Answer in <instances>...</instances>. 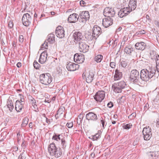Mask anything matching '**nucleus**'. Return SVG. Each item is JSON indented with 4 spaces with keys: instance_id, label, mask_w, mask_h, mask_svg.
Listing matches in <instances>:
<instances>
[{
    "instance_id": "1",
    "label": "nucleus",
    "mask_w": 159,
    "mask_h": 159,
    "mask_svg": "<svg viewBox=\"0 0 159 159\" xmlns=\"http://www.w3.org/2000/svg\"><path fill=\"white\" fill-rule=\"evenodd\" d=\"M156 72V70L152 68L142 70L140 73L141 84L143 81L147 82L152 78L155 75Z\"/></svg>"
},
{
    "instance_id": "2",
    "label": "nucleus",
    "mask_w": 159,
    "mask_h": 159,
    "mask_svg": "<svg viewBox=\"0 0 159 159\" xmlns=\"http://www.w3.org/2000/svg\"><path fill=\"white\" fill-rule=\"evenodd\" d=\"M48 149L50 155L55 157H59L62 154L61 149L59 148H57L54 143H52L49 145Z\"/></svg>"
},
{
    "instance_id": "3",
    "label": "nucleus",
    "mask_w": 159,
    "mask_h": 159,
    "mask_svg": "<svg viewBox=\"0 0 159 159\" xmlns=\"http://www.w3.org/2000/svg\"><path fill=\"white\" fill-rule=\"evenodd\" d=\"M129 78L131 82L139 85L141 84V74L136 70H133L131 71Z\"/></svg>"
},
{
    "instance_id": "4",
    "label": "nucleus",
    "mask_w": 159,
    "mask_h": 159,
    "mask_svg": "<svg viewBox=\"0 0 159 159\" xmlns=\"http://www.w3.org/2000/svg\"><path fill=\"white\" fill-rule=\"evenodd\" d=\"M52 79L50 74L48 73L42 74L39 76L40 82L45 85H48L50 84L51 83Z\"/></svg>"
},
{
    "instance_id": "5",
    "label": "nucleus",
    "mask_w": 159,
    "mask_h": 159,
    "mask_svg": "<svg viewBox=\"0 0 159 159\" xmlns=\"http://www.w3.org/2000/svg\"><path fill=\"white\" fill-rule=\"evenodd\" d=\"M126 85L124 81H121L113 84L112 88L115 92L119 93L121 92L122 89L125 88Z\"/></svg>"
},
{
    "instance_id": "6",
    "label": "nucleus",
    "mask_w": 159,
    "mask_h": 159,
    "mask_svg": "<svg viewBox=\"0 0 159 159\" xmlns=\"http://www.w3.org/2000/svg\"><path fill=\"white\" fill-rule=\"evenodd\" d=\"M47 42L45 41L44 43L42 45L41 47V49L42 50H44L47 49L48 46V42L49 43H52L54 42L55 41V36L54 34L52 33H51L48 34L47 37Z\"/></svg>"
},
{
    "instance_id": "7",
    "label": "nucleus",
    "mask_w": 159,
    "mask_h": 159,
    "mask_svg": "<svg viewBox=\"0 0 159 159\" xmlns=\"http://www.w3.org/2000/svg\"><path fill=\"white\" fill-rule=\"evenodd\" d=\"M151 129L148 126L144 127L142 131L144 139L145 140H148L152 137Z\"/></svg>"
},
{
    "instance_id": "8",
    "label": "nucleus",
    "mask_w": 159,
    "mask_h": 159,
    "mask_svg": "<svg viewBox=\"0 0 159 159\" xmlns=\"http://www.w3.org/2000/svg\"><path fill=\"white\" fill-rule=\"evenodd\" d=\"M31 20V17L30 14L26 13L23 15L22 19V22L24 25L26 26H29L30 25Z\"/></svg>"
},
{
    "instance_id": "9",
    "label": "nucleus",
    "mask_w": 159,
    "mask_h": 159,
    "mask_svg": "<svg viewBox=\"0 0 159 159\" xmlns=\"http://www.w3.org/2000/svg\"><path fill=\"white\" fill-rule=\"evenodd\" d=\"M93 33L92 39H96L102 32L101 29L98 26L95 25L93 28Z\"/></svg>"
},
{
    "instance_id": "10",
    "label": "nucleus",
    "mask_w": 159,
    "mask_h": 159,
    "mask_svg": "<svg viewBox=\"0 0 159 159\" xmlns=\"http://www.w3.org/2000/svg\"><path fill=\"white\" fill-rule=\"evenodd\" d=\"M95 72L94 70H90L89 73L86 74L83 73V76L84 75L86 78V81L88 83H90L93 80L95 75Z\"/></svg>"
},
{
    "instance_id": "11",
    "label": "nucleus",
    "mask_w": 159,
    "mask_h": 159,
    "mask_svg": "<svg viewBox=\"0 0 159 159\" xmlns=\"http://www.w3.org/2000/svg\"><path fill=\"white\" fill-rule=\"evenodd\" d=\"M115 14V12L114 8L109 7L106 8L103 11L104 16L108 17H113Z\"/></svg>"
},
{
    "instance_id": "12",
    "label": "nucleus",
    "mask_w": 159,
    "mask_h": 159,
    "mask_svg": "<svg viewBox=\"0 0 159 159\" xmlns=\"http://www.w3.org/2000/svg\"><path fill=\"white\" fill-rule=\"evenodd\" d=\"M105 93L104 91H98L94 96V99L98 102H101L105 98Z\"/></svg>"
},
{
    "instance_id": "13",
    "label": "nucleus",
    "mask_w": 159,
    "mask_h": 159,
    "mask_svg": "<svg viewBox=\"0 0 159 159\" xmlns=\"http://www.w3.org/2000/svg\"><path fill=\"white\" fill-rule=\"evenodd\" d=\"M79 50L80 52L85 53L89 49V46L86 44L84 41L82 40L78 43Z\"/></svg>"
},
{
    "instance_id": "14",
    "label": "nucleus",
    "mask_w": 159,
    "mask_h": 159,
    "mask_svg": "<svg viewBox=\"0 0 159 159\" xmlns=\"http://www.w3.org/2000/svg\"><path fill=\"white\" fill-rule=\"evenodd\" d=\"M86 118L88 120L96 121L98 119V118L97 114L95 113L90 112L86 115Z\"/></svg>"
},
{
    "instance_id": "15",
    "label": "nucleus",
    "mask_w": 159,
    "mask_h": 159,
    "mask_svg": "<svg viewBox=\"0 0 159 159\" xmlns=\"http://www.w3.org/2000/svg\"><path fill=\"white\" fill-rule=\"evenodd\" d=\"M79 65L77 64L69 62L66 64V68L68 70L70 71H74L79 69Z\"/></svg>"
},
{
    "instance_id": "16",
    "label": "nucleus",
    "mask_w": 159,
    "mask_h": 159,
    "mask_svg": "<svg viewBox=\"0 0 159 159\" xmlns=\"http://www.w3.org/2000/svg\"><path fill=\"white\" fill-rule=\"evenodd\" d=\"M56 34L57 36L60 38L64 37L65 34L64 28L61 26H58L56 28Z\"/></svg>"
},
{
    "instance_id": "17",
    "label": "nucleus",
    "mask_w": 159,
    "mask_h": 159,
    "mask_svg": "<svg viewBox=\"0 0 159 159\" xmlns=\"http://www.w3.org/2000/svg\"><path fill=\"white\" fill-rule=\"evenodd\" d=\"M80 17L82 19L81 20L79 19V21L80 22H83L86 21L89 18L90 16L89 12L88 11H83L80 13Z\"/></svg>"
},
{
    "instance_id": "18",
    "label": "nucleus",
    "mask_w": 159,
    "mask_h": 159,
    "mask_svg": "<svg viewBox=\"0 0 159 159\" xmlns=\"http://www.w3.org/2000/svg\"><path fill=\"white\" fill-rule=\"evenodd\" d=\"M130 12L128 7H124L119 11L118 15L119 17L122 18L129 14Z\"/></svg>"
},
{
    "instance_id": "19",
    "label": "nucleus",
    "mask_w": 159,
    "mask_h": 159,
    "mask_svg": "<svg viewBox=\"0 0 159 159\" xmlns=\"http://www.w3.org/2000/svg\"><path fill=\"white\" fill-rule=\"evenodd\" d=\"M73 36L74 38V42L75 43L79 42L82 40L83 36L81 33L79 31H76L73 34Z\"/></svg>"
},
{
    "instance_id": "20",
    "label": "nucleus",
    "mask_w": 159,
    "mask_h": 159,
    "mask_svg": "<svg viewBox=\"0 0 159 159\" xmlns=\"http://www.w3.org/2000/svg\"><path fill=\"white\" fill-rule=\"evenodd\" d=\"M79 16L76 13H74L70 15L68 18V21L70 23H74L77 22Z\"/></svg>"
},
{
    "instance_id": "21",
    "label": "nucleus",
    "mask_w": 159,
    "mask_h": 159,
    "mask_svg": "<svg viewBox=\"0 0 159 159\" xmlns=\"http://www.w3.org/2000/svg\"><path fill=\"white\" fill-rule=\"evenodd\" d=\"M113 23L112 19L109 17L105 18L102 20V25L105 27H107Z\"/></svg>"
},
{
    "instance_id": "22",
    "label": "nucleus",
    "mask_w": 159,
    "mask_h": 159,
    "mask_svg": "<svg viewBox=\"0 0 159 159\" xmlns=\"http://www.w3.org/2000/svg\"><path fill=\"white\" fill-rule=\"evenodd\" d=\"M74 60L77 63H81L84 61V56L83 54L76 53L74 55Z\"/></svg>"
},
{
    "instance_id": "23",
    "label": "nucleus",
    "mask_w": 159,
    "mask_h": 159,
    "mask_svg": "<svg viewBox=\"0 0 159 159\" xmlns=\"http://www.w3.org/2000/svg\"><path fill=\"white\" fill-rule=\"evenodd\" d=\"M137 0H130L128 4V9L131 12L134 10L137 7Z\"/></svg>"
},
{
    "instance_id": "24",
    "label": "nucleus",
    "mask_w": 159,
    "mask_h": 159,
    "mask_svg": "<svg viewBox=\"0 0 159 159\" xmlns=\"http://www.w3.org/2000/svg\"><path fill=\"white\" fill-rule=\"evenodd\" d=\"M48 54L45 52H43L40 54V58L39 60V62L41 64L44 63L46 61Z\"/></svg>"
},
{
    "instance_id": "25",
    "label": "nucleus",
    "mask_w": 159,
    "mask_h": 159,
    "mask_svg": "<svg viewBox=\"0 0 159 159\" xmlns=\"http://www.w3.org/2000/svg\"><path fill=\"white\" fill-rule=\"evenodd\" d=\"M146 46V44L143 42H137L135 45V47L136 49L141 50H144L145 49Z\"/></svg>"
},
{
    "instance_id": "26",
    "label": "nucleus",
    "mask_w": 159,
    "mask_h": 159,
    "mask_svg": "<svg viewBox=\"0 0 159 159\" xmlns=\"http://www.w3.org/2000/svg\"><path fill=\"white\" fill-rule=\"evenodd\" d=\"M148 155L150 158L157 159L159 157V151L150 152L148 153Z\"/></svg>"
},
{
    "instance_id": "27",
    "label": "nucleus",
    "mask_w": 159,
    "mask_h": 159,
    "mask_svg": "<svg viewBox=\"0 0 159 159\" xmlns=\"http://www.w3.org/2000/svg\"><path fill=\"white\" fill-rule=\"evenodd\" d=\"M134 51V48L131 46H126L124 49V52L127 55L131 56L132 53Z\"/></svg>"
},
{
    "instance_id": "28",
    "label": "nucleus",
    "mask_w": 159,
    "mask_h": 159,
    "mask_svg": "<svg viewBox=\"0 0 159 159\" xmlns=\"http://www.w3.org/2000/svg\"><path fill=\"white\" fill-rule=\"evenodd\" d=\"M23 103L19 100L16 102L15 109L17 112H20L23 108Z\"/></svg>"
},
{
    "instance_id": "29",
    "label": "nucleus",
    "mask_w": 159,
    "mask_h": 159,
    "mask_svg": "<svg viewBox=\"0 0 159 159\" xmlns=\"http://www.w3.org/2000/svg\"><path fill=\"white\" fill-rule=\"evenodd\" d=\"M122 73L118 70L116 69L115 71V75L114 76V80H120L122 77Z\"/></svg>"
},
{
    "instance_id": "30",
    "label": "nucleus",
    "mask_w": 159,
    "mask_h": 159,
    "mask_svg": "<svg viewBox=\"0 0 159 159\" xmlns=\"http://www.w3.org/2000/svg\"><path fill=\"white\" fill-rule=\"evenodd\" d=\"M63 138H63L61 134H55L53 136L52 139L57 141H59L60 140H61V139H63Z\"/></svg>"
},
{
    "instance_id": "31",
    "label": "nucleus",
    "mask_w": 159,
    "mask_h": 159,
    "mask_svg": "<svg viewBox=\"0 0 159 159\" xmlns=\"http://www.w3.org/2000/svg\"><path fill=\"white\" fill-rule=\"evenodd\" d=\"M7 107L9 109V110L11 111L14 108V106L12 101L11 100L7 102Z\"/></svg>"
},
{
    "instance_id": "32",
    "label": "nucleus",
    "mask_w": 159,
    "mask_h": 159,
    "mask_svg": "<svg viewBox=\"0 0 159 159\" xmlns=\"http://www.w3.org/2000/svg\"><path fill=\"white\" fill-rule=\"evenodd\" d=\"M103 58V57L101 55H98L96 56L94 58V60L97 62H99L101 61Z\"/></svg>"
},
{
    "instance_id": "33",
    "label": "nucleus",
    "mask_w": 159,
    "mask_h": 159,
    "mask_svg": "<svg viewBox=\"0 0 159 159\" xmlns=\"http://www.w3.org/2000/svg\"><path fill=\"white\" fill-rule=\"evenodd\" d=\"M156 67L158 72L159 71V56L157 55L156 56Z\"/></svg>"
},
{
    "instance_id": "34",
    "label": "nucleus",
    "mask_w": 159,
    "mask_h": 159,
    "mask_svg": "<svg viewBox=\"0 0 159 159\" xmlns=\"http://www.w3.org/2000/svg\"><path fill=\"white\" fill-rule=\"evenodd\" d=\"M100 134L99 133V132L98 131V133L96 134L95 135L91 136V139L94 141L97 140L99 138L100 136Z\"/></svg>"
},
{
    "instance_id": "35",
    "label": "nucleus",
    "mask_w": 159,
    "mask_h": 159,
    "mask_svg": "<svg viewBox=\"0 0 159 159\" xmlns=\"http://www.w3.org/2000/svg\"><path fill=\"white\" fill-rule=\"evenodd\" d=\"M61 145L62 146V148L63 149H64L67 146L66 142V141L64 138H63V139H61Z\"/></svg>"
},
{
    "instance_id": "36",
    "label": "nucleus",
    "mask_w": 159,
    "mask_h": 159,
    "mask_svg": "<svg viewBox=\"0 0 159 159\" xmlns=\"http://www.w3.org/2000/svg\"><path fill=\"white\" fill-rule=\"evenodd\" d=\"M28 119L27 118H25L23 119L22 125V126H25L28 123Z\"/></svg>"
},
{
    "instance_id": "37",
    "label": "nucleus",
    "mask_w": 159,
    "mask_h": 159,
    "mask_svg": "<svg viewBox=\"0 0 159 159\" xmlns=\"http://www.w3.org/2000/svg\"><path fill=\"white\" fill-rule=\"evenodd\" d=\"M150 57L152 59H155L156 56H157L155 51H152L150 53Z\"/></svg>"
},
{
    "instance_id": "38",
    "label": "nucleus",
    "mask_w": 159,
    "mask_h": 159,
    "mask_svg": "<svg viewBox=\"0 0 159 159\" xmlns=\"http://www.w3.org/2000/svg\"><path fill=\"white\" fill-rule=\"evenodd\" d=\"M33 66L36 69H38L40 67V65L36 61H34L33 63Z\"/></svg>"
},
{
    "instance_id": "39",
    "label": "nucleus",
    "mask_w": 159,
    "mask_h": 159,
    "mask_svg": "<svg viewBox=\"0 0 159 159\" xmlns=\"http://www.w3.org/2000/svg\"><path fill=\"white\" fill-rule=\"evenodd\" d=\"M132 126V124L130 123H129L123 125L122 127L124 129H129L131 128Z\"/></svg>"
},
{
    "instance_id": "40",
    "label": "nucleus",
    "mask_w": 159,
    "mask_h": 159,
    "mask_svg": "<svg viewBox=\"0 0 159 159\" xmlns=\"http://www.w3.org/2000/svg\"><path fill=\"white\" fill-rule=\"evenodd\" d=\"M128 40L127 37L126 36H124V37L123 38V40L121 42V46L123 47L125 44V42H126Z\"/></svg>"
},
{
    "instance_id": "41",
    "label": "nucleus",
    "mask_w": 159,
    "mask_h": 159,
    "mask_svg": "<svg viewBox=\"0 0 159 159\" xmlns=\"http://www.w3.org/2000/svg\"><path fill=\"white\" fill-rule=\"evenodd\" d=\"M121 66L123 67H125L128 64V62L127 61H122L121 62Z\"/></svg>"
},
{
    "instance_id": "42",
    "label": "nucleus",
    "mask_w": 159,
    "mask_h": 159,
    "mask_svg": "<svg viewBox=\"0 0 159 159\" xmlns=\"http://www.w3.org/2000/svg\"><path fill=\"white\" fill-rule=\"evenodd\" d=\"M136 116V112H133L130 115H129L128 116L129 118L131 120L133 119L134 117H135Z\"/></svg>"
},
{
    "instance_id": "43",
    "label": "nucleus",
    "mask_w": 159,
    "mask_h": 159,
    "mask_svg": "<svg viewBox=\"0 0 159 159\" xmlns=\"http://www.w3.org/2000/svg\"><path fill=\"white\" fill-rule=\"evenodd\" d=\"M100 122L102 123L103 128L104 129L105 128V121L104 120H103L102 118L101 117L100 118Z\"/></svg>"
},
{
    "instance_id": "44",
    "label": "nucleus",
    "mask_w": 159,
    "mask_h": 159,
    "mask_svg": "<svg viewBox=\"0 0 159 159\" xmlns=\"http://www.w3.org/2000/svg\"><path fill=\"white\" fill-rule=\"evenodd\" d=\"M66 126L68 128H71L73 126V123L72 122L67 123L66 124Z\"/></svg>"
},
{
    "instance_id": "45",
    "label": "nucleus",
    "mask_w": 159,
    "mask_h": 159,
    "mask_svg": "<svg viewBox=\"0 0 159 159\" xmlns=\"http://www.w3.org/2000/svg\"><path fill=\"white\" fill-rule=\"evenodd\" d=\"M25 157L24 155V153H21L19 156L18 159H25Z\"/></svg>"
},
{
    "instance_id": "46",
    "label": "nucleus",
    "mask_w": 159,
    "mask_h": 159,
    "mask_svg": "<svg viewBox=\"0 0 159 159\" xmlns=\"http://www.w3.org/2000/svg\"><path fill=\"white\" fill-rule=\"evenodd\" d=\"M24 41V37L22 35H20L19 37V41L21 43H22Z\"/></svg>"
},
{
    "instance_id": "47",
    "label": "nucleus",
    "mask_w": 159,
    "mask_h": 159,
    "mask_svg": "<svg viewBox=\"0 0 159 159\" xmlns=\"http://www.w3.org/2000/svg\"><path fill=\"white\" fill-rule=\"evenodd\" d=\"M33 106V107H34V111H35L36 112H39V110L38 109V107H37V105L36 104L35 105V106Z\"/></svg>"
},
{
    "instance_id": "48",
    "label": "nucleus",
    "mask_w": 159,
    "mask_h": 159,
    "mask_svg": "<svg viewBox=\"0 0 159 159\" xmlns=\"http://www.w3.org/2000/svg\"><path fill=\"white\" fill-rule=\"evenodd\" d=\"M31 103L32 104L33 106H35V105L36 104V102L34 99L33 100H32L30 101Z\"/></svg>"
},
{
    "instance_id": "49",
    "label": "nucleus",
    "mask_w": 159,
    "mask_h": 159,
    "mask_svg": "<svg viewBox=\"0 0 159 159\" xmlns=\"http://www.w3.org/2000/svg\"><path fill=\"white\" fill-rule=\"evenodd\" d=\"M146 32V31L145 30H141L140 31H139L137 33L138 34H145Z\"/></svg>"
},
{
    "instance_id": "50",
    "label": "nucleus",
    "mask_w": 159,
    "mask_h": 159,
    "mask_svg": "<svg viewBox=\"0 0 159 159\" xmlns=\"http://www.w3.org/2000/svg\"><path fill=\"white\" fill-rule=\"evenodd\" d=\"M110 66L112 68H115L116 66V63L114 62H111L110 63Z\"/></svg>"
},
{
    "instance_id": "51",
    "label": "nucleus",
    "mask_w": 159,
    "mask_h": 159,
    "mask_svg": "<svg viewBox=\"0 0 159 159\" xmlns=\"http://www.w3.org/2000/svg\"><path fill=\"white\" fill-rule=\"evenodd\" d=\"M125 96H122L120 98L119 100H120L122 102H123L125 99Z\"/></svg>"
},
{
    "instance_id": "52",
    "label": "nucleus",
    "mask_w": 159,
    "mask_h": 159,
    "mask_svg": "<svg viewBox=\"0 0 159 159\" xmlns=\"http://www.w3.org/2000/svg\"><path fill=\"white\" fill-rule=\"evenodd\" d=\"M113 106L112 102H109L107 104V106L108 107L111 108L113 107Z\"/></svg>"
},
{
    "instance_id": "53",
    "label": "nucleus",
    "mask_w": 159,
    "mask_h": 159,
    "mask_svg": "<svg viewBox=\"0 0 159 159\" xmlns=\"http://www.w3.org/2000/svg\"><path fill=\"white\" fill-rule=\"evenodd\" d=\"M8 26L10 28H11L13 27V23L12 21H10L8 23Z\"/></svg>"
},
{
    "instance_id": "54",
    "label": "nucleus",
    "mask_w": 159,
    "mask_h": 159,
    "mask_svg": "<svg viewBox=\"0 0 159 159\" xmlns=\"http://www.w3.org/2000/svg\"><path fill=\"white\" fill-rule=\"evenodd\" d=\"M149 105L148 103H147L145 104V105L144 107V109L145 110H147L149 108Z\"/></svg>"
},
{
    "instance_id": "55",
    "label": "nucleus",
    "mask_w": 159,
    "mask_h": 159,
    "mask_svg": "<svg viewBox=\"0 0 159 159\" xmlns=\"http://www.w3.org/2000/svg\"><path fill=\"white\" fill-rule=\"evenodd\" d=\"M28 98L30 101L32 100H33L34 99V98L32 97L31 96H30V95L28 96Z\"/></svg>"
},
{
    "instance_id": "56",
    "label": "nucleus",
    "mask_w": 159,
    "mask_h": 159,
    "mask_svg": "<svg viewBox=\"0 0 159 159\" xmlns=\"http://www.w3.org/2000/svg\"><path fill=\"white\" fill-rule=\"evenodd\" d=\"M16 66L18 68H20L21 66V64L20 62H18L16 64Z\"/></svg>"
},
{
    "instance_id": "57",
    "label": "nucleus",
    "mask_w": 159,
    "mask_h": 159,
    "mask_svg": "<svg viewBox=\"0 0 159 159\" xmlns=\"http://www.w3.org/2000/svg\"><path fill=\"white\" fill-rule=\"evenodd\" d=\"M122 29V28L121 27H119L118 29H117L116 30V32H120Z\"/></svg>"
},
{
    "instance_id": "58",
    "label": "nucleus",
    "mask_w": 159,
    "mask_h": 159,
    "mask_svg": "<svg viewBox=\"0 0 159 159\" xmlns=\"http://www.w3.org/2000/svg\"><path fill=\"white\" fill-rule=\"evenodd\" d=\"M95 155V153H94V152H92L91 154V156L92 157V158L94 157Z\"/></svg>"
},
{
    "instance_id": "59",
    "label": "nucleus",
    "mask_w": 159,
    "mask_h": 159,
    "mask_svg": "<svg viewBox=\"0 0 159 159\" xmlns=\"http://www.w3.org/2000/svg\"><path fill=\"white\" fill-rule=\"evenodd\" d=\"M17 141H18L19 140V136H20V132H18L17 134Z\"/></svg>"
},
{
    "instance_id": "60",
    "label": "nucleus",
    "mask_w": 159,
    "mask_h": 159,
    "mask_svg": "<svg viewBox=\"0 0 159 159\" xmlns=\"http://www.w3.org/2000/svg\"><path fill=\"white\" fill-rule=\"evenodd\" d=\"M44 102H47L48 103L51 102V100H50L49 99V100L45 99L44 101Z\"/></svg>"
},
{
    "instance_id": "61",
    "label": "nucleus",
    "mask_w": 159,
    "mask_h": 159,
    "mask_svg": "<svg viewBox=\"0 0 159 159\" xmlns=\"http://www.w3.org/2000/svg\"><path fill=\"white\" fill-rule=\"evenodd\" d=\"M61 110L60 109H59L58 111H57V114H56L55 116V117L57 118V115H58V113L59 112V111H60V110Z\"/></svg>"
},
{
    "instance_id": "62",
    "label": "nucleus",
    "mask_w": 159,
    "mask_h": 159,
    "mask_svg": "<svg viewBox=\"0 0 159 159\" xmlns=\"http://www.w3.org/2000/svg\"><path fill=\"white\" fill-rule=\"evenodd\" d=\"M46 121L47 123H49V122H50L49 120L48 119L47 117H46Z\"/></svg>"
},
{
    "instance_id": "63",
    "label": "nucleus",
    "mask_w": 159,
    "mask_h": 159,
    "mask_svg": "<svg viewBox=\"0 0 159 159\" xmlns=\"http://www.w3.org/2000/svg\"><path fill=\"white\" fill-rule=\"evenodd\" d=\"M24 98H21L20 102H21L22 103V102H24Z\"/></svg>"
},
{
    "instance_id": "64",
    "label": "nucleus",
    "mask_w": 159,
    "mask_h": 159,
    "mask_svg": "<svg viewBox=\"0 0 159 159\" xmlns=\"http://www.w3.org/2000/svg\"><path fill=\"white\" fill-rule=\"evenodd\" d=\"M84 2L83 1H81L80 2V4H84Z\"/></svg>"
}]
</instances>
